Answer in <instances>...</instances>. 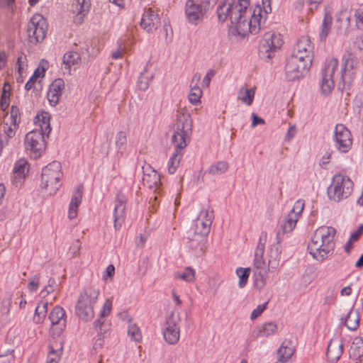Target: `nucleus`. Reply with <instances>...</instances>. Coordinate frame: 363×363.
<instances>
[{
    "label": "nucleus",
    "mask_w": 363,
    "mask_h": 363,
    "mask_svg": "<svg viewBox=\"0 0 363 363\" xmlns=\"http://www.w3.org/2000/svg\"><path fill=\"white\" fill-rule=\"evenodd\" d=\"M59 359L57 351L52 350L48 354L47 363H58Z\"/></svg>",
    "instance_id": "nucleus-61"
},
{
    "label": "nucleus",
    "mask_w": 363,
    "mask_h": 363,
    "mask_svg": "<svg viewBox=\"0 0 363 363\" xmlns=\"http://www.w3.org/2000/svg\"><path fill=\"white\" fill-rule=\"evenodd\" d=\"M264 251L255 250V259H254V267L258 269H263L265 267V262L263 259Z\"/></svg>",
    "instance_id": "nucleus-44"
},
{
    "label": "nucleus",
    "mask_w": 363,
    "mask_h": 363,
    "mask_svg": "<svg viewBox=\"0 0 363 363\" xmlns=\"http://www.w3.org/2000/svg\"><path fill=\"white\" fill-rule=\"evenodd\" d=\"M12 125L10 124V125H8V124H6L4 126V132L6 133V137L7 139L12 138L16 133V129L15 127L12 128ZM8 142V140H6V143Z\"/></svg>",
    "instance_id": "nucleus-60"
},
{
    "label": "nucleus",
    "mask_w": 363,
    "mask_h": 363,
    "mask_svg": "<svg viewBox=\"0 0 363 363\" xmlns=\"http://www.w3.org/2000/svg\"><path fill=\"white\" fill-rule=\"evenodd\" d=\"M99 294V289L92 286L84 289L80 294L75 306V313L80 319L89 321L94 318V305L98 300Z\"/></svg>",
    "instance_id": "nucleus-3"
},
{
    "label": "nucleus",
    "mask_w": 363,
    "mask_h": 363,
    "mask_svg": "<svg viewBox=\"0 0 363 363\" xmlns=\"http://www.w3.org/2000/svg\"><path fill=\"white\" fill-rule=\"evenodd\" d=\"M201 216L203 217V220H206V226L211 225L212 221L213 219V211H211L210 212L208 211H201Z\"/></svg>",
    "instance_id": "nucleus-57"
},
{
    "label": "nucleus",
    "mask_w": 363,
    "mask_h": 363,
    "mask_svg": "<svg viewBox=\"0 0 363 363\" xmlns=\"http://www.w3.org/2000/svg\"><path fill=\"white\" fill-rule=\"evenodd\" d=\"M13 350H8L6 354H0V363H13Z\"/></svg>",
    "instance_id": "nucleus-53"
},
{
    "label": "nucleus",
    "mask_w": 363,
    "mask_h": 363,
    "mask_svg": "<svg viewBox=\"0 0 363 363\" xmlns=\"http://www.w3.org/2000/svg\"><path fill=\"white\" fill-rule=\"evenodd\" d=\"M125 199L123 195H118L113 210V221L116 230H118L125 219Z\"/></svg>",
    "instance_id": "nucleus-19"
},
{
    "label": "nucleus",
    "mask_w": 363,
    "mask_h": 363,
    "mask_svg": "<svg viewBox=\"0 0 363 363\" xmlns=\"http://www.w3.org/2000/svg\"><path fill=\"white\" fill-rule=\"evenodd\" d=\"M179 315L172 312L166 320V328L163 332L164 340L170 345L176 344L179 340L180 330L178 326Z\"/></svg>",
    "instance_id": "nucleus-12"
},
{
    "label": "nucleus",
    "mask_w": 363,
    "mask_h": 363,
    "mask_svg": "<svg viewBox=\"0 0 363 363\" xmlns=\"http://www.w3.org/2000/svg\"><path fill=\"white\" fill-rule=\"evenodd\" d=\"M249 6L248 0H239L238 2L235 5L232 6V12L234 15V20L237 23H245V19L242 20L243 15L247 12Z\"/></svg>",
    "instance_id": "nucleus-24"
},
{
    "label": "nucleus",
    "mask_w": 363,
    "mask_h": 363,
    "mask_svg": "<svg viewBox=\"0 0 363 363\" xmlns=\"http://www.w3.org/2000/svg\"><path fill=\"white\" fill-rule=\"evenodd\" d=\"M164 21L159 14L158 11L151 8H145L141 18L140 23Z\"/></svg>",
    "instance_id": "nucleus-32"
},
{
    "label": "nucleus",
    "mask_w": 363,
    "mask_h": 363,
    "mask_svg": "<svg viewBox=\"0 0 363 363\" xmlns=\"http://www.w3.org/2000/svg\"><path fill=\"white\" fill-rule=\"evenodd\" d=\"M334 140L335 147L340 152L345 153L350 150L352 144V135L345 125H336Z\"/></svg>",
    "instance_id": "nucleus-11"
},
{
    "label": "nucleus",
    "mask_w": 363,
    "mask_h": 363,
    "mask_svg": "<svg viewBox=\"0 0 363 363\" xmlns=\"http://www.w3.org/2000/svg\"><path fill=\"white\" fill-rule=\"evenodd\" d=\"M297 221V216L289 213L284 223L281 225V229L278 230L281 232V237L283 238L286 233L291 232L295 228Z\"/></svg>",
    "instance_id": "nucleus-29"
},
{
    "label": "nucleus",
    "mask_w": 363,
    "mask_h": 363,
    "mask_svg": "<svg viewBox=\"0 0 363 363\" xmlns=\"http://www.w3.org/2000/svg\"><path fill=\"white\" fill-rule=\"evenodd\" d=\"M10 86L5 83L0 97V108L5 111L9 105Z\"/></svg>",
    "instance_id": "nucleus-39"
},
{
    "label": "nucleus",
    "mask_w": 363,
    "mask_h": 363,
    "mask_svg": "<svg viewBox=\"0 0 363 363\" xmlns=\"http://www.w3.org/2000/svg\"><path fill=\"white\" fill-rule=\"evenodd\" d=\"M147 67L148 65L145 66L144 70L140 73L138 80V87L142 91H145L148 89L150 82L153 78V74L148 73Z\"/></svg>",
    "instance_id": "nucleus-30"
},
{
    "label": "nucleus",
    "mask_w": 363,
    "mask_h": 363,
    "mask_svg": "<svg viewBox=\"0 0 363 363\" xmlns=\"http://www.w3.org/2000/svg\"><path fill=\"white\" fill-rule=\"evenodd\" d=\"M354 184L349 177L341 174H335L328 187V198L335 202L347 199L353 191Z\"/></svg>",
    "instance_id": "nucleus-4"
},
{
    "label": "nucleus",
    "mask_w": 363,
    "mask_h": 363,
    "mask_svg": "<svg viewBox=\"0 0 363 363\" xmlns=\"http://www.w3.org/2000/svg\"><path fill=\"white\" fill-rule=\"evenodd\" d=\"M359 325V315L357 311L351 309L345 319V325L350 330H355Z\"/></svg>",
    "instance_id": "nucleus-28"
},
{
    "label": "nucleus",
    "mask_w": 363,
    "mask_h": 363,
    "mask_svg": "<svg viewBox=\"0 0 363 363\" xmlns=\"http://www.w3.org/2000/svg\"><path fill=\"white\" fill-rule=\"evenodd\" d=\"M303 208V201L298 200L294 203V207L289 214L296 215L297 216V218H298V216L302 213Z\"/></svg>",
    "instance_id": "nucleus-52"
},
{
    "label": "nucleus",
    "mask_w": 363,
    "mask_h": 363,
    "mask_svg": "<svg viewBox=\"0 0 363 363\" xmlns=\"http://www.w3.org/2000/svg\"><path fill=\"white\" fill-rule=\"evenodd\" d=\"M282 45L280 34L266 33L259 47V57L264 60H271L274 53Z\"/></svg>",
    "instance_id": "nucleus-7"
},
{
    "label": "nucleus",
    "mask_w": 363,
    "mask_h": 363,
    "mask_svg": "<svg viewBox=\"0 0 363 363\" xmlns=\"http://www.w3.org/2000/svg\"><path fill=\"white\" fill-rule=\"evenodd\" d=\"M80 61V54L77 51L67 52L63 56V63L65 68L70 69L72 65H77Z\"/></svg>",
    "instance_id": "nucleus-34"
},
{
    "label": "nucleus",
    "mask_w": 363,
    "mask_h": 363,
    "mask_svg": "<svg viewBox=\"0 0 363 363\" xmlns=\"http://www.w3.org/2000/svg\"><path fill=\"white\" fill-rule=\"evenodd\" d=\"M335 234V228L331 226L323 225L315 231L308 245V250L315 259L323 262L333 253Z\"/></svg>",
    "instance_id": "nucleus-2"
},
{
    "label": "nucleus",
    "mask_w": 363,
    "mask_h": 363,
    "mask_svg": "<svg viewBox=\"0 0 363 363\" xmlns=\"http://www.w3.org/2000/svg\"><path fill=\"white\" fill-rule=\"evenodd\" d=\"M65 83L62 79H56L50 85L47 98L51 106H55L58 104Z\"/></svg>",
    "instance_id": "nucleus-20"
},
{
    "label": "nucleus",
    "mask_w": 363,
    "mask_h": 363,
    "mask_svg": "<svg viewBox=\"0 0 363 363\" xmlns=\"http://www.w3.org/2000/svg\"><path fill=\"white\" fill-rule=\"evenodd\" d=\"M266 242H267V233L262 232L260 235L259 242L257 244L256 250L264 251V246H265Z\"/></svg>",
    "instance_id": "nucleus-59"
},
{
    "label": "nucleus",
    "mask_w": 363,
    "mask_h": 363,
    "mask_svg": "<svg viewBox=\"0 0 363 363\" xmlns=\"http://www.w3.org/2000/svg\"><path fill=\"white\" fill-rule=\"evenodd\" d=\"M218 18L220 21L224 22L228 19V16H230V20L231 23H233L234 15L232 12L231 3H223L219 6L218 11Z\"/></svg>",
    "instance_id": "nucleus-27"
},
{
    "label": "nucleus",
    "mask_w": 363,
    "mask_h": 363,
    "mask_svg": "<svg viewBox=\"0 0 363 363\" xmlns=\"http://www.w3.org/2000/svg\"><path fill=\"white\" fill-rule=\"evenodd\" d=\"M185 13L187 20L191 22L203 21L206 11L200 4H196L194 0H187L186 2Z\"/></svg>",
    "instance_id": "nucleus-17"
},
{
    "label": "nucleus",
    "mask_w": 363,
    "mask_h": 363,
    "mask_svg": "<svg viewBox=\"0 0 363 363\" xmlns=\"http://www.w3.org/2000/svg\"><path fill=\"white\" fill-rule=\"evenodd\" d=\"M20 111L19 108L15 106L12 105L10 111V120L11 125L17 128L18 123H20Z\"/></svg>",
    "instance_id": "nucleus-43"
},
{
    "label": "nucleus",
    "mask_w": 363,
    "mask_h": 363,
    "mask_svg": "<svg viewBox=\"0 0 363 363\" xmlns=\"http://www.w3.org/2000/svg\"><path fill=\"white\" fill-rule=\"evenodd\" d=\"M363 356V339L357 337L354 339L350 349V357L358 359Z\"/></svg>",
    "instance_id": "nucleus-26"
},
{
    "label": "nucleus",
    "mask_w": 363,
    "mask_h": 363,
    "mask_svg": "<svg viewBox=\"0 0 363 363\" xmlns=\"http://www.w3.org/2000/svg\"><path fill=\"white\" fill-rule=\"evenodd\" d=\"M43 131L34 130L26 134L25 138V145L27 150H30L33 154L34 157H39L45 147Z\"/></svg>",
    "instance_id": "nucleus-9"
},
{
    "label": "nucleus",
    "mask_w": 363,
    "mask_h": 363,
    "mask_svg": "<svg viewBox=\"0 0 363 363\" xmlns=\"http://www.w3.org/2000/svg\"><path fill=\"white\" fill-rule=\"evenodd\" d=\"M37 118L41 121L40 129L39 130L43 131V133L48 136L51 131V127L50 125V115L47 112H44L40 115H38Z\"/></svg>",
    "instance_id": "nucleus-37"
},
{
    "label": "nucleus",
    "mask_w": 363,
    "mask_h": 363,
    "mask_svg": "<svg viewBox=\"0 0 363 363\" xmlns=\"http://www.w3.org/2000/svg\"><path fill=\"white\" fill-rule=\"evenodd\" d=\"M89 3L86 0H74L72 6V11L74 16L75 23L84 21V18L89 9Z\"/></svg>",
    "instance_id": "nucleus-22"
},
{
    "label": "nucleus",
    "mask_w": 363,
    "mask_h": 363,
    "mask_svg": "<svg viewBox=\"0 0 363 363\" xmlns=\"http://www.w3.org/2000/svg\"><path fill=\"white\" fill-rule=\"evenodd\" d=\"M236 274L239 277L238 286L240 288H244L248 281V278L250 274V268H242L239 267L236 270Z\"/></svg>",
    "instance_id": "nucleus-38"
},
{
    "label": "nucleus",
    "mask_w": 363,
    "mask_h": 363,
    "mask_svg": "<svg viewBox=\"0 0 363 363\" xmlns=\"http://www.w3.org/2000/svg\"><path fill=\"white\" fill-rule=\"evenodd\" d=\"M331 24H322L321 30L320 33V39L321 41L325 40L330 30Z\"/></svg>",
    "instance_id": "nucleus-58"
},
{
    "label": "nucleus",
    "mask_w": 363,
    "mask_h": 363,
    "mask_svg": "<svg viewBox=\"0 0 363 363\" xmlns=\"http://www.w3.org/2000/svg\"><path fill=\"white\" fill-rule=\"evenodd\" d=\"M269 303V301L265 302L263 304H260L255 309H254L251 313V320H255L257 318H258L263 312L267 308V306Z\"/></svg>",
    "instance_id": "nucleus-51"
},
{
    "label": "nucleus",
    "mask_w": 363,
    "mask_h": 363,
    "mask_svg": "<svg viewBox=\"0 0 363 363\" xmlns=\"http://www.w3.org/2000/svg\"><path fill=\"white\" fill-rule=\"evenodd\" d=\"M337 66V59H330L325 61L321 82V90L325 95L330 94L334 87L333 74Z\"/></svg>",
    "instance_id": "nucleus-10"
},
{
    "label": "nucleus",
    "mask_w": 363,
    "mask_h": 363,
    "mask_svg": "<svg viewBox=\"0 0 363 363\" xmlns=\"http://www.w3.org/2000/svg\"><path fill=\"white\" fill-rule=\"evenodd\" d=\"M282 237H281V232L277 231V242L272 245V247L270 249L269 252V257L273 259L279 258L280 259V255H281V247H280V242L282 240Z\"/></svg>",
    "instance_id": "nucleus-40"
},
{
    "label": "nucleus",
    "mask_w": 363,
    "mask_h": 363,
    "mask_svg": "<svg viewBox=\"0 0 363 363\" xmlns=\"http://www.w3.org/2000/svg\"><path fill=\"white\" fill-rule=\"evenodd\" d=\"M215 74H216V72L213 69H210L207 72V74L204 77L203 82H202V84L203 86H205L208 87L209 86L210 82H211L212 77L215 75Z\"/></svg>",
    "instance_id": "nucleus-63"
},
{
    "label": "nucleus",
    "mask_w": 363,
    "mask_h": 363,
    "mask_svg": "<svg viewBox=\"0 0 363 363\" xmlns=\"http://www.w3.org/2000/svg\"><path fill=\"white\" fill-rule=\"evenodd\" d=\"M277 330V325L273 323H266L262 325V328L258 330L257 333V337H267L272 335L276 333Z\"/></svg>",
    "instance_id": "nucleus-35"
},
{
    "label": "nucleus",
    "mask_w": 363,
    "mask_h": 363,
    "mask_svg": "<svg viewBox=\"0 0 363 363\" xmlns=\"http://www.w3.org/2000/svg\"><path fill=\"white\" fill-rule=\"evenodd\" d=\"M228 169V164L224 161H220L211 165L207 172L211 175H218L225 173Z\"/></svg>",
    "instance_id": "nucleus-36"
},
{
    "label": "nucleus",
    "mask_w": 363,
    "mask_h": 363,
    "mask_svg": "<svg viewBox=\"0 0 363 363\" xmlns=\"http://www.w3.org/2000/svg\"><path fill=\"white\" fill-rule=\"evenodd\" d=\"M245 26V29L247 30V35L249 33L257 34L261 30V24H242Z\"/></svg>",
    "instance_id": "nucleus-55"
},
{
    "label": "nucleus",
    "mask_w": 363,
    "mask_h": 363,
    "mask_svg": "<svg viewBox=\"0 0 363 363\" xmlns=\"http://www.w3.org/2000/svg\"><path fill=\"white\" fill-rule=\"evenodd\" d=\"M255 90L242 87L238 92V99L247 106H250L254 100Z\"/></svg>",
    "instance_id": "nucleus-33"
},
{
    "label": "nucleus",
    "mask_w": 363,
    "mask_h": 363,
    "mask_svg": "<svg viewBox=\"0 0 363 363\" xmlns=\"http://www.w3.org/2000/svg\"><path fill=\"white\" fill-rule=\"evenodd\" d=\"M39 286V277L38 275H35L30 279V281L28 284V287L30 291H37Z\"/></svg>",
    "instance_id": "nucleus-56"
},
{
    "label": "nucleus",
    "mask_w": 363,
    "mask_h": 363,
    "mask_svg": "<svg viewBox=\"0 0 363 363\" xmlns=\"http://www.w3.org/2000/svg\"><path fill=\"white\" fill-rule=\"evenodd\" d=\"M255 286L258 289H262L266 284V278L264 274L260 272H256L254 274Z\"/></svg>",
    "instance_id": "nucleus-49"
},
{
    "label": "nucleus",
    "mask_w": 363,
    "mask_h": 363,
    "mask_svg": "<svg viewBox=\"0 0 363 363\" xmlns=\"http://www.w3.org/2000/svg\"><path fill=\"white\" fill-rule=\"evenodd\" d=\"M65 310L59 306H56L52 310L49 315V319L52 325V333L53 335L59 336L65 328Z\"/></svg>",
    "instance_id": "nucleus-14"
},
{
    "label": "nucleus",
    "mask_w": 363,
    "mask_h": 363,
    "mask_svg": "<svg viewBox=\"0 0 363 363\" xmlns=\"http://www.w3.org/2000/svg\"><path fill=\"white\" fill-rule=\"evenodd\" d=\"M127 135L123 131H120L116 137V145L118 150H124L126 147Z\"/></svg>",
    "instance_id": "nucleus-45"
},
{
    "label": "nucleus",
    "mask_w": 363,
    "mask_h": 363,
    "mask_svg": "<svg viewBox=\"0 0 363 363\" xmlns=\"http://www.w3.org/2000/svg\"><path fill=\"white\" fill-rule=\"evenodd\" d=\"M176 277L191 282L195 279V271L191 267H186L182 274H177Z\"/></svg>",
    "instance_id": "nucleus-47"
},
{
    "label": "nucleus",
    "mask_w": 363,
    "mask_h": 363,
    "mask_svg": "<svg viewBox=\"0 0 363 363\" xmlns=\"http://www.w3.org/2000/svg\"><path fill=\"white\" fill-rule=\"evenodd\" d=\"M143 182L149 189H157L160 184V175L157 172L152 169L150 173H144Z\"/></svg>",
    "instance_id": "nucleus-25"
},
{
    "label": "nucleus",
    "mask_w": 363,
    "mask_h": 363,
    "mask_svg": "<svg viewBox=\"0 0 363 363\" xmlns=\"http://www.w3.org/2000/svg\"><path fill=\"white\" fill-rule=\"evenodd\" d=\"M201 95V89L198 86H196V84H195L191 89V91L189 94V100L192 104L196 105L200 102Z\"/></svg>",
    "instance_id": "nucleus-42"
},
{
    "label": "nucleus",
    "mask_w": 363,
    "mask_h": 363,
    "mask_svg": "<svg viewBox=\"0 0 363 363\" xmlns=\"http://www.w3.org/2000/svg\"><path fill=\"white\" fill-rule=\"evenodd\" d=\"M289 345H290V342L285 340L277 351L279 361L281 362H286L294 354L293 347Z\"/></svg>",
    "instance_id": "nucleus-31"
},
{
    "label": "nucleus",
    "mask_w": 363,
    "mask_h": 363,
    "mask_svg": "<svg viewBox=\"0 0 363 363\" xmlns=\"http://www.w3.org/2000/svg\"><path fill=\"white\" fill-rule=\"evenodd\" d=\"M128 335L135 342H139L142 338L140 330L135 324L128 326Z\"/></svg>",
    "instance_id": "nucleus-46"
},
{
    "label": "nucleus",
    "mask_w": 363,
    "mask_h": 363,
    "mask_svg": "<svg viewBox=\"0 0 363 363\" xmlns=\"http://www.w3.org/2000/svg\"><path fill=\"white\" fill-rule=\"evenodd\" d=\"M267 11L264 10L262 11L260 7L256 8L252 14L251 19L249 23H261L263 20L264 21L267 20Z\"/></svg>",
    "instance_id": "nucleus-41"
},
{
    "label": "nucleus",
    "mask_w": 363,
    "mask_h": 363,
    "mask_svg": "<svg viewBox=\"0 0 363 363\" xmlns=\"http://www.w3.org/2000/svg\"><path fill=\"white\" fill-rule=\"evenodd\" d=\"M82 193L83 187L82 185H80L77 187L72 196L68 211V217L69 219H73L77 217L78 207L82 202Z\"/></svg>",
    "instance_id": "nucleus-21"
},
{
    "label": "nucleus",
    "mask_w": 363,
    "mask_h": 363,
    "mask_svg": "<svg viewBox=\"0 0 363 363\" xmlns=\"http://www.w3.org/2000/svg\"><path fill=\"white\" fill-rule=\"evenodd\" d=\"M125 50V48L122 45V43H119L117 50L113 52L111 54L112 58L115 60L121 58Z\"/></svg>",
    "instance_id": "nucleus-62"
},
{
    "label": "nucleus",
    "mask_w": 363,
    "mask_h": 363,
    "mask_svg": "<svg viewBox=\"0 0 363 363\" xmlns=\"http://www.w3.org/2000/svg\"><path fill=\"white\" fill-rule=\"evenodd\" d=\"M312 65L309 57L304 58L291 55L287 60L285 72L289 81H295L303 77L309 70Z\"/></svg>",
    "instance_id": "nucleus-6"
},
{
    "label": "nucleus",
    "mask_w": 363,
    "mask_h": 363,
    "mask_svg": "<svg viewBox=\"0 0 363 363\" xmlns=\"http://www.w3.org/2000/svg\"><path fill=\"white\" fill-rule=\"evenodd\" d=\"M362 233H363V225H360L358 227L357 230L351 234L350 238H351V240H352L354 241H357L359 240V238L362 235Z\"/></svg>",
    "instance_id": "nucleus-64"
},
{
    "label": "nucleus",
    "mask_w": 363,
    "mask_h": 363,
    "mask_svg": "<svg viewBox=\"0 0 363 363\" xmlns=\"http://www.w3.org/2000/svg\"><path fill=\"white\" fill-rule=\"evenodd\" d=\"M48 24H28L27 32L29 40L32 43L43 41L48 31Z\"/></svg>",
    "instance_id": "nucleus-18"
},
{
    "label": "nucleus",
    "mask_w": 363,
    "mask_h": 363,
    "mask_svg": "<svg viewBox=\"0 0 363 363\" xmlns=\"http://www.w3.org/2000/svg\"><path fill=\"white\" fill-rule=\"evenodd\" d=\"M192 130V121L189 114H179L177 116V131L172 138V142L175 146V150L170 157L168 172L174 174L179 167L182 157V150L187 146L189 142V135Z\"/></svg>",
    "instance_id": "nucleus-1"
},
{
    "label": "nucleus",
    "mask_w": 363,
    "mask_h": 363,
    "mask_svg": "<svg viewBox=\"0 0 363 363\" xmlns=\"http://www.w3.org/2000/svg\"><path fill=\"white\" fill-rule=\"evenodd\" d=\"M206 237L203 234H199L197 230L188 232L187 242L188 247L196 257H201L205 252Z\"/></svg>",
    "instance_id": "nucleus-13"
},
{
    "label": "nucleus",
    "mask_w": 363,
    "mask_h": 363,
    "mask_svg": "<svg viewBox=\"0 0 363 363\" xmlns=\"http://www.w3.org/2000/svg\"><path fill=\"white\" fill-rule=\"evenodd\" d=\"M228 35L233 40L240 41L247 36V30L242 24H230Z\"/></svg>",
    "instance_id": "nucleus-23"
},
{
    "label": "nucleus",
    "mask_w": 363,
    "mask_h": 363,
    "mask_svg": "<svg viewBox=\"0 0 363 363\" xmlns=\"http://www.w3.org/2000/svg\"><path fill=\"white\" fill-rule=\"evenodd\" d=\"M111 308H112V302L110 300L107 299L105 301L103 308L100 313V317L105 318V317L108 316L111 311Z\"/></svg>",
    "instance_id": "nucleus-54"
},
{
    "label": "nucleus",
    "mask_w": 363,
    "mask_h": 363,
    "mask_svg": "<svg viewBox=\"0 0 363 363\" xmlns=\"http://www.w3.org/2000/svg\"><path fill=\"white\" fill-rule=\"evenodd\" d=\"M358 61L352 53H349L347 57H343L342 68L341 70L340 82L338 85L340 90H345L350 86L354 77V68Z\"/></svg>",
    "instance_id": "nucleus-8"
},
{
    "label": "nucleus",
    "mask_w": 363,
    "mask_h": 363,
    "mask_svg": "<svg viewBox=\"0 0 363 363\" xmlns=\"http://www.w3.org/2000/svg\"><path fill=\"white\" fill-rule=\"evenodd\" d=\"M28 163L24 160L18 161L14 166V173L19 178H22L25 177V170Z\"/></svg>",
    "instance_id": "nucleus-48"
},
{
    "label": "nucleus",
    "mask_w": 363,
    "mask_h": 363,
    "mask_svg": "<svg viewBox=\"0 0 363 363\" xmlns=\"http://www.w3.org/2000/svg\"><path fill=\"white\" fill-rule=\"evenodd\" d=\"M61 169V163L53 161L42 170L40 186L50 195L55 194L61 186L60 179L62 177Z\"/></svg>",
    "instance_id": "nucleus-5"
},
{
    "label": "nucleus",
    "mask_w": 363,
    "mask_h": 363,
    "mask_svg": "<svg viewBox=\"0 0 363 363\" xmlns=\"http://www.w3.org/2000/svg\"><path fill=\"white\" fill-rule=\"evenodd\" d=\"M291 55L303 57L308 58L313 62V45L311 43L308 36H302L296 43L294 52Z\"/></svg>",
    "instance_id": "nucleus-15"
},
{
    "label": "nucleus",
    "mask_w": 363,
    "mask_h": 363,
    "mask_svg": "<svg viewBox=\"0 0 363 363\" xmlns=\"http://www.w3.org/2000/svg\"><path fill=\"white\" fill-rule=\"evenodd\" d=\"M344 350L343 341L338 338H333L328 345L326 357L330 363H336L341 357Z\"/></svg>",
    "instance_id": "nucleus-16"
},
{
    "label": "nucleus",
    "mask_w": 363,
    "mask_h": 363,
    "mask_svg": "<svg viewBox=\"0 0 363 363\" xmlns=\"http://www.w3.org/2000/svg\"><path fill=\"white\" fill-rule=\"evenodd\" d=\"M210 227L211 225H206L205 220H200L199 219H198L196 230H197L199 234H203L204 237H206V235L208 234L210 231Z\"/></svg>",
    "instance_id": "nucleus-50"
}]
</instances>
